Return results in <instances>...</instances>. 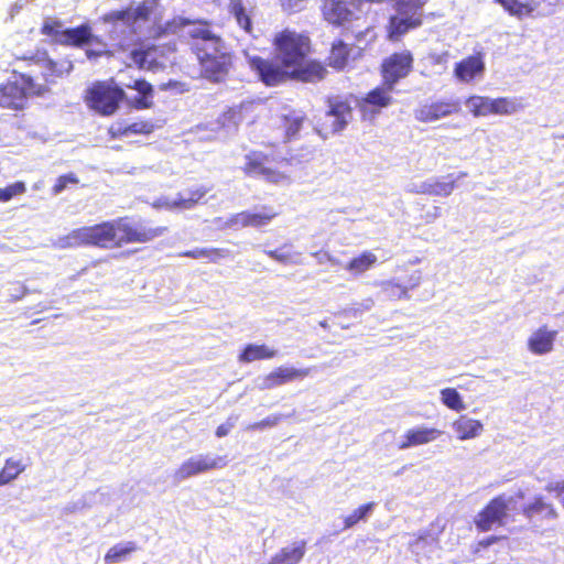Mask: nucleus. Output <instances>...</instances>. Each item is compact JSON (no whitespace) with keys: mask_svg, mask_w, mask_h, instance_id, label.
I'll return each mask as SVG.
<instances>
[{"mask_svg":"<svg viewBox=\"0 0 564 564\" xmlns=\"http://www.w3.org/2000/svg\"><path fill=\"white\" fill-rule=\"evenodd\" d=\"M227 226L230 228L238 229L240 227H248L249 226V218H248V212H241L232 217H230L227 221Z\"/></svg>","mask_w":564,"mask_h":564,"instance_id":"nucleus-52","label":"nucleus"},{"mask_svg":"<svg viewBox=\"0 0 564 564\" xmlns=\"http://www.w3.org/2000/svg\"><path fill=\"white\" fill-rule=\"evenodd\" d=\"M166 32L192 39V50L198 59L230 55L224 41L215 35L206 23L177 17L166 23Z\"/></svg>","mask_w":564,"mask_h":564,"instance_id":"nucleus-2","label":"nucleus"},{"mask_svg":"<svg viewBox=\"0 0 564 564\" xmlns=\"http://www.w3.org/2000/svg\"><path fill=\"white\" fill-rule=\"evenodd\" d=\"M208 189L205 187H197L195 189H189L187 194H181L180 197L174 200H169L167 198L159 199L154 206L191 209L206 195Z\"/></svg>","mask_w":564,"mask_h":564,"instance_id":"nucleus-25","label":"nucleus"},{"mask_svg":"<svg viewBox=\"0 0 564 564\" xmlns=\"http://www.w3.org/2000/svg\"><path fill=\"white\" fill-rule=\"evenodd\" d=\"M546 490L554 491L557 497H561L564 494V480L549 484Z\"/></svg>","mask_w":564,"mask_h":564,"instance_id":"nucleus-56","label":"nucleus"},{"mask_svg":"<svg viewBox=\"0 0 564 564\" xmlns=\"http://www.w3.org/2000/svg\"><path fill=\"white\" fill-rule=\"evenodd\" d=\"M245 170L247 174L251 176H261L274 184H288L290 182V177L286 173L269 167L264 160L258 155L248 158Z\"/></svg>","mask_w":564,"mask_h":564,"instance_id":"nucleus-18","label":"nucleus"},{"mask_svg":"<svg viewBox=\"0 0 564 564\" xmlns=\"http://www.w3.org/2000/svg\"><path fill=\"white\" fill-rule=\"evenodd\" d=\"M376 502H368L355 509L349 516L344 519V529H350L360 521H367L373 513Z\"/></svg>","mask_w":564,"mask_h":564,"instance_id":"nucleus-33","label":"nucleus"},{"mask_svg":"<svg viewBox=\"0 0 564 564\" xmlns=\"http://www.w3.org/2000/svg\"><path fill=\"white\" fill-rule=\"evenodd\" d=\"M523 514L528 519L540 517L542 519L553 520L557 518V512L551 503H547L543 497H534L531 503H528L522 509Z\"/></svg>","mask_w":564,"mask_h":564,"instance_id":"nucleus-26","label":"nucleus"},{"mask_svg":"<svg viewBox=\"0 0 564 564\" xmlns=\"http://www.w3.org/2000/svg\"><path fill=\"white\" fill-rule=\"evenodd\" d=\"M306 553V541L299 540L282 547L275 553L269 564H299Z\"/></svg>","mask_w":564,"mask_h":564,"instance_id":"nucleus-23","label":"nucleus"},{"mask_svg":"<svg viewBox=\"0 0 564 564\" xmlns=\"http://www.w3.org/2000/svg\"><path fill=\"white\" fill-rule=\"evenodd\" d=\"M162 39L156 42L144 41L133 46L129 53V66H137L140 69L156 72L166 66L169 54L175 51V44L163 43Z\"/></svg>","mask_w":564,"mask_h":564,"instance_id":"nucleus-5","label":"nucleus"},{"mask_svg":"<svg viewBox=\"0 0 564 564\" xmlns=\"http://www.w3.org/2000/svg\"><path fill=\"white\" fill-rule=\"evenodd\" d=\"M24 469L25 467L20 460L7 459L3 469L0 471V486L15 479Z\"/></svg>","mask_w":564,"mask_h":564,"instance_id":"nucleus-37","label":"nucleus"},{"mask_svg":"<svg viewBox=\"0 0 564 564\" xmlns=\"http://www.w3.org/2000/svg\"><path fill=\"white\" fill-rule=\"evenodd\" d=\"M108 54V51H106L105 48H101V50H87L86 51V55L89 59H94V58H97L99 56H102V55H106Z\"/></svg>","mask_w":564,"mask_h":564,"instance_id":"nucleus-61","label":"nucleus"},{"mask_svg":"<svg viewBox=\"0 0 564 564\" xmlns=\"http://www.w3.org/2000/svg\"><path fill=\"white\" fill-rule=\"evenodd\" d=\"M397 14L390 19L393 34L402 35L421 24L422 8L427 0H395Z\"/></svg>","mask_w":564,"mask_h":564,"instance_id":"nucleus-12","label":"nucleus"},{"mask_svg":"<svg viewBox=\"0 0 564 564\" xmlns=\"http://www.w3.org/2000/svg\"><path fill=\"white\" fill-rule=\"evenodd\" d=\"M516 498L512 496H498L478 513L476 525L480 531H489L506 523L508 512L516 508Z\"/></svg>","mask_w":564,"mask_h":564,"instance_id":"nucleus-9","label":"nucleus"},{"mask_svg":"<svg viewBox=\"0 0 564 564\" xmlns=\"http://www.w3.org/2000/svg\"><path fill=\"white\" fill-rule=\"evenodd\" d=\"M77 183H78V178L76 177L75 174L69 173V174H66V175H62V176H59L57 178L56 184L53 187V193L55 195H58L64 189H66L69 184L74 185V184H77Z\"/></svg>","mask_w":564,"mask_h":564,"instance_id":"nucleus-48","label":"nucleus"},{"mask_svg":"<svg viewBox=\"0 0 564 564\" xmlns=\"http://www.w3.org/2000/svg\"><path fill=\"white\" fill-rule=\"evenodd\" d=\"M377 262V256L370 251H365L360 256L350 260L345 269L354 274H361L369 270Z\"/></svg>","mask_w":564,"mask_h":564,"instance_id":"nucleus-30","label":"nucleus"},{"mask_svg":"<svg viewBox=\"0 0 564 564\" xmlns=\"http://www.w3.org/2000/svg\"><path fill=\"white\" fill-rule=\"evenodd\" d=\"M352 51L354 50L348 48L347 44L343 41L334 43L329 55L330 66L343 69L347 65L348 58Z\"/></svg>","mask_w":564,"mask_h":564,"instance_id":"nucleus-31","label":"nucleus"},{"mask_svg":"<svg viewBox=\"0 0 564 564\" xmlns=\"http://www.w3.org/2000/svg\"><path fill=\"white\" fill-rule=\"evenodd\" d=\"M556 330H549L545 326L535 330L528 339V347L535 355H544L553 349Z\"/></svg>","mask_w":564,"mask_h":564,"instance_id":"nucleus-24","label":"nucleus"},{"mask_svg":"<svg viewBox=\"0 0 564 564\" xmlns=\"http://www.w3.org/2000/svg\"><path fill=\"white\" fill-rule=\"evenodd\" d=\"M466 107L475 117L491 115V98L484 96H471L466 100Z\"/></svg>","mask_w":564,"mask_h":564,"instance_id":"nucleus-35","label":"nucleus"},{"mask_svg":"<svg viewBox=\"0 0 564 564\" xmlns=\"http://www.w3.org/2000/svg\"><path fill=\"white\" fill-rule=\"evenodd\" d=\"M459 440H467L477 436L482 431V424L467 416H462L453 425Z\"/></svg>","mask_w":564,"mask_h":564,"instance_id":"nucleus-29","label":"nucleus"},{"mask_svg":"<svg viewBox=\"0 0 564 564\" xmlns=\"http://www.w3.org/2000/svg\"><path fill=\"white\" fill-rule=\"evenodd\" d=\"M435 539L432 535L420 536L412 543L414 551H420L425 544H435Z\"/></svg>","mask_w":564,"mask_h":564,"instance_id":"nucleus-54","label":"nucleus"},{"mask_svg":"<svg viewBox=\"0 0 564 564\" xmlns=\"http://www.w3.org/2000/svg\"><path fill=\"white\" fill-rule=\"evenodd\" d=\"M226 465L227 459L225 456L197 454L191 456L188 459L182 463V465L173 474V481L175 484H181L191 477L207 473L213 469L223 468Z\"/></svg>","mask_w":564,"mask_h":564,"instance_id":"nucleus-11","label":"nucleus"},{"mask_svg":"<svg viewBox=\"0 0 564 564\" xmlns=\"http://www.w3.org/2000/svg\"><path fill=\"white\" fill-rule=\"evenodd\" d=\"M303 0H282V7L286 10H299Z\"/></svg>","mask_w":564,"mask_h":564,"instance_id":"nucleus-59","label":"nucleus"},{"mask_svg":"<svg viewBox=\"0 0 564 564\" xmlns=\"http://www.w3.org/2000/svg\"><path fill=\"white\" fill-rule=\"evenodd\" d=\"M345 314H347V315H349V316L357 317V316H359V315H360V314H362V313L360 312V308H359V306L357 305V306L349 307V308L345 310Z\"/></svg>","mask_w":564,"mask_h":564,"instance_id":"nucleus-63","label":"nucleus"},{"mask_svg":"<svg viewBox=\"0 0 564 564\" xmlns=\"http://www.w3.org/2000/svg\"><path fill=\"white\" fill-rule=\"evenodd\" d=\"M184 257L193 259H207L210 262H217L219 259L227 258L229 250L218 248H196L182 253Z\"/></svg>","mask_w":564,"mask_h":564,"instance_id":"nucleus-32","label":"nucleus"},{"mask_svg":"<svg viewBox=\"0 0 564 564\" xmlns=\"http://www.w3.org/2000/svg\"><path fill=\"white\" fill-rule=\"evenodd\" d=\"M442 401L443 403L456 411H460L465 409V405L463 404L462 398L459 393L453 389V388H445L441 391Z\"/></svg>","mask_w":564,"mask_h":564,"instance_id":"nucleus-41","label":"nucleus"},{"mask_svg":"<svg viewBox=\"0 0 564 564\" xmlns=\"http://www.w3.org/2000/svg\"><path fill=\"white\" fill-rule=\"evenodd\" d=\"M202 76L210 82H223L231 66V55L221 54L218 57L198 59Z\"/></svg>","mask_w":564,"mask_h":564,"instance_id":"nucleus-19","label":"nucleus"},{"mask_svg":"<svg viewBox=\"0 0 564 564\" xmlns=\"http://www.w3.org/2000/svg\"><path fill=\"white\" fill-rule=\"evenodd\" d=\"M456 180L444 182L437 178H431V195L449 196L455 188Z\"/></svg>","mask_w":564,"mask_h":564,"instance_id":"nucleus-43","label":"nucleus"},{"mask_svg":"<svg viewBox=\"0 0 564 564\" xmlns=\"http://www.w3.org/2000/svg\"><path fill=\"white\" fill-rule=\"evenodd\" d=\"M121 84L135 89L140 96H151L153 91L152 86L143 79L133 80V85L123 82H121Z\"/></svg>","mask_w":564,"mask_h":564,"instance_id":"nucleus-51","label":"nucleus"},{"mask_svg":"<svg viewBox=\"0 0 564 564\" xmlns=\"http://www.w3.org/2000/svg\"><path fill=\"white\" fill-rule=\"evenodd\" d=\"M42 75L46 83H54L56 78L69 74L73 70V63L69 59L53 61L46 52L37 57Z\"/></svg>","mask_w":564,"mask_h":564,"instance_id":"nucleus-20","label":"nucleus"},{"mask_svg":"<svg viewBox=\"0 0 564 564\" xmlns=\"http://www.w3.org/2000/svg\"><path fill=\"white\" fill-rule=\"evenodd\" d=\"M149 97L150 96H139V97H137L135 100H134V106L138 109L149 108L151 106V101L149 100Z\"/></svg>","mask_w":564,"mask_h":564,"instance_id":"nucleus-57","label":"nucleus"},{"mask_svg":"<svg viewBox=\"0 0 564 564\" xmlns=\"http://www.w3.org/2000/svg\"><path fill=\"white\" fill-rule=\"evenodd\" d=\"M501 4L506 11L511 15L522 18L523 15L532 13L536 9L535 1L532 2H519L518 0H495Z\"/></svg>","mask_w":564,"mask_h":564,"instance_id":"nucleus-34","label":"nucleus"},{"mask_svg":"<svg viewBox=\"0 0 564 564\" xmlns=\"http://www.w3.org/2000/svg\"><path fill=\"white\" fill-rule=\"evenodd\" d=\"M491 113L509 115L514 111V104L507 98H491Z\"/></svg>","mask_w":564,"mask_h":564,"instance_id":"nucleus-46","label":"nucleus"},{"mask_svg":"<svg viewBox=\"0 0 564 564\" xmlns=\"http://www.w3.org/2000/svg\"><path fill=\"white\" fill-rule=\"evenodd\" d=\"M485 72V63L480 55H473L456 63L455 77L463 83H469L477 77H481Z\"/></svg>","mask_w":564,"mask_h":564,"instance_id":"nucleus-21","label":"nucleus"},{"mask_svg":"<svg viewBox=\"0 0 564 564\" xmlns=\"http://www.w3.org/2000/svg\"><path fill=\"white\" fill-rule=\"evenodd\" d=\"M293 415H294V411L286 413V414H282V413L271 414L259 422L249 424L246 427V430L247 431H262V430L271 429V427L276 426L282 420L290 419Z\"/></svg>","mask_w":564,"mask_h":564,"instance_id":"nucleus-39","label":"nucleus"},{"mask_svg":"<svg viewBox=\"0 0 564 564\" xmlns=\"http://www.w3.org/2000/svg\"><path fill=\"white\" fill-rule=\"evenodd\" d=\"M460 109L458 99L436 100L415 109L414 118L420 122H434L453 113H458Z\"/></svg>","mask_w":564,"mask_h":564,"instance_id":"nucleus-13","label":"nucleus"},{"mask_svg":"<svg viewBox=\"0 0 564 564\" xmlns=\"http://www.w3.org/2000/svg\"><path fill=\"white\" fill-rule=\"evenodd\" d=\"M313 256L316 258V260L319 264L325 263V262H330L332 264L338 263V261L333 256H330L328 252L319 251V252L313 253Z\"/></svg>","mask_w":564,"mask_h":564,"instance_id":"nucleus-55","label":"nucleus"},{"mask_svg":"<svg viewBox=\"0 0 564 564\" xmlns=\"http://www.w3.org/2000/svg\"><path fill=\"white\" fill-rule=\"evenodd\" d=\"M133 542L116 544L105 555L106 564H113L122 561L128 554L135 550Z\"/></svg>","mask_w":564,"mask_h":564,"instance_id":"nucleus-38","label":"nucleus"},{"mask_svg":"<svg viewBox=\"0 0 564 564\" xmlns=\"http://www.w3.org/2000/svg\"><path fill=\"white\" fill-rule=\"evenodd\" d=\"M421 274L420 272H416L415 275H412L410 279V286L414 288L420 283Z\"/></svg>","mask_w":564,"mask_h":564,"instance_id":"nucleus-64","label":"nucleus"},{"mask_svg":"<svg viewBox=\"0 0 564 564\" xmlns=\"http://www.w3.org/2000/svg\"><path fill=\"white\" fill-rule=\"evenodd\" d=\"M312 368L296 369L293 367L281 366L263 378H259L258 388L260 390H270L275 387L292 382L297 379H303L310 376Z\"/></svg>","mask_w":564,"mask_h":564,"instance_id":"nucleus-15","label":"nucleus"},{"mask_svg":"<svg viewBox=\"0 0 564 564\" xmlns=\"http://www.w3.org/2000/svg\"><path fill=\"white\" fill-rule=\"evenodd\" d=\"M152 7L147 3L138 7H130L126 10L111 11L104 17L108 25V33L111 40L118 41L120 47L126 46L127 40L135 34L134 24L148 19Z\"/></svg>","mask_w":564,"mask_h":564,"instance_id":"nucleus-4","label":"nucleus"},{"mask_svg":"<svg viewBox=\"0 0 564 564\" xmlns=\"http://www.w3.org/2000/svg\"><path fill=\"white\" fill-rule=\"evenodd\" d=\"M41 33L51 36L56 43L62 45L83 46L91 43H98L105 46L91 33V28L88 24H82L77 28L65 29L61 20L46 18L43 22Z\"/></svg>","mask_w":564,"mask_h":564,"instance_id":"nucleus-7","label":"nucleus"},{"mask_svg":"<svg viewBox=\"0 0 564 564\" xmlns=\"http://www.w3.org/2000/svg\"><path fill=\"white\" fill-rule=\"evenodd\" d=\"M383 291L387 292L389 296H397L399 299L406 296V288H402L392 282H386L383 284Z\"/></svg>","mask_w":564,"mask_h":564,"instance_id":"nucleus-53","label":"nucleus"},{"mask_svg":"<svg viewBox=\"0 0 564 564\" xmlns=\"http://www.w3.org/2000/svg\"><path fill=\"white\" fill-rule=\"evenodd\" d=\"M276 213L272 209L264 208V212L260 213H250L248 212L249 226L251 227H261L268 225L274 217Z\"/></svg>","mask_w":564,"mask_h":564,"instance_id":"nucleus-42","label":"nucleus"},{"mask_svg":"<svg viewBox=\"0 0 564 564\" xmlns=\"http://www.w3.org/2000/svg\"><path fill=\"white\" fill-rule=\"evenodd\" d=\"M354 0H324L323 14L325 20L333 24H344L347 21L359 19L357 3L354 6Z\"/></svg>","mask_w":564,"mask_h":564,"instance_id":"nucleus-14","label":"nucleus"},{"mask_svg":"<svg viewBox=\"0 0 564 564\" xmlns=\"http://www.w3.org/2000/svg\"><path fill=\"white\" fill-rule=\"evenodd\" d=\"M265 253L270 258H272L281 263H284V264L297 263V261L293 259L292 254L290 252L284 251L283 249L268 250V251H265Z\"/></svg>","mask_w":564,"mask_h":564,"instance_id":"nucleus-50","label":"nucleus"},{"mask_svg":"<svg viewBox=\"0 0 564 564\" xmlns=\"http://www.w3.org/2000/svg\"><path fill=\"white\" fill-rule=\"evenodd\" d=\"M328 104L323 126L333 133L341 131L351 119V108L339 98L329 99Z\"/></svg>","mask_w":564,"mask_h":564,"instance_id":"nucleus-16","label":"nucleus"},{"mask_svg":"<svg viewBox=\"0 0 564 564\" xmlns=\"http://www.w3.org/2000/svg\"><path fill=\"white\" fill-rule=\"evenodd\" d=\"M25 189L23 182H15L4 188H0V202H8L14 196L23 194Z\"/></svg>","mask_w":564,"mask_h":564,"instance_id":"nucleus-47","label":"nucleus"},{"mask_svg":"<svg viewBox=\"0 0 564 564\" xmlns=\"http://www.w3.org/2000/svg\"><path fill=\"white\" fill-rule=\"evenodd\" d=\"M99 226L108 227L109 235L101 248L121 247L124 243L149 242L166 231V227H149L142 223H130L124 218L105 221Z\"/></svg>","mask_w":564,"mask_h":564,"instance_id":"nucleus-3","label":"nucleus"},{"mask_svg":"<svg viewBox=\"0 0 564 564\" xmlns=\"http://www.w3.org/2000/svg\"><path fill=\"white\" fill-rule=\"evenodd\" d=\"M360 308V312L364 313L366 311H370L373 305H375V302L372 299H366L364 300L361 303L357 304Z\"/></svg>","mask_w":564,"mask_h":564,"instance_id":"nucleus-62","label":"nucleus"},{"mask_svg":"<svg viewBox=\"0 0 564 564\" xmlns=\"http://www.w3.org/2000/svg\"><path fill=\"white\" fill-rule=\"evenodd\" d=\"M26 290L23 285L15 283L13 284V292L10 294L15 301L20 300L24 294Z\"/></svg>","mask_w":564,"mask_h":564,"instance_id":"nucleus-58","label":"nucleus"},{"mask_svg":"<svg viewBox=\"0 0 564 564\" xmlns=\"http://www.w3.org/2000/svg\"><path fill=\"white\" fill-rule=\"evenodd\" d=\"M231 12L234 13L237 23L247 32L251 34V20L247 15L245 8L240 2L232 3Z\"/></svg>","mask_w":564,"mask_h":564,"instance_id":"nucleus-44","label":"nucleus"},{"mask_svg":"<svg viewBox=\"0 0 564 564\" xmlns=\"http://www.w3.org/2000/svg\"><path fill=\"white\" fill-rule=\"evenodd\" d=\"M389 87L386 88H376L371 90L366 98V102L378 108L387 107L391 102Z\"/></svg>","mask_w":564,"mask_h":564,"instance_id":"nucleus-40","label":"nucleus"},{"mask_svg":"<svg viewBox=\"0 0 564 564\" xmlns=\"http://www.w3.org/2000/svg\"><path fill=\"white\" fill-rule=\"evenodd\" d=\"M412 57L409 54H394L383 64L384 83L389 85V90L393 89V85L409 74Z\"/></svg>","mask_w":564,"mask_h":564,"instance_id":"nucleus-17","label":"nucleus"},{"mask_svg":"<svg viewBox=\"0 0 564 564\" xmlns=\"http://www.w3.org/2000/svg\"><path fill=\"white\" fill-rule=\"evenodd\" d=\"M109 231L106 226H87L74 229L68 235L58 237L52 242L55 249H74L83 246H94L101 248L102 242L106 241Z\"/></svg>","mask_w":564,"mask_h":564,"instance_id":"nucleus-8","label":"nucleus"},{"mask_svg":"<svg viewBox=\"0 0 564 564\" xmlns=\"http://www.w3.org/2000/svg\"><path fill=\"white\" fill-rule=\"evenodd\" d=\"M124 97L122 88L104 83L94 85L86 96L88 106L104 116L112 115Z\"/></svg>","mask_w":564,"mask_h":564,"instance_id":"nucleus-10","label":"nucleus"},{"mask_svg":"<svg viewBox=\"0 0 564 564\" xmlns=\"http://www.w3.org/2000/svg\"><path fill=\"white\" fill-rule=\"evenodd\" d=\"M274 58L264 59L243 51L250 68L267 86H278L289 79L317 82L324 78L326 69L317 62L307 61L308 37L284 30L274 37Z\"/></svg>","mask_w":564,"mask_h":564,"instance_id":"nucleus-1","label":"nucleus"},{"mask_svg":"<svg viewBox=\"0 0 564 564\" xmlns=\"http://www.w3.org/2000/svg\"><path fill=\"white\" fill-rule=\"evenodd\" d=\"M239 420L238 414H231L225 423L220 424L216 430L217 437H224L230 433Z\"/></svg>","mask_w":564,"mask_h":564,"instance_id":"nucleus-49","label":"nucleus"},{"mask_svg":"<svg viewBox=\"0 0 564 564\" xmlns=\"http://www.w3.org/2000/svg\"><path fill=\"white\" fill-rule=\"evenodd\" d=\"M241 121L242 113L239 108H230L228 111L224 112L218 120L227 134L236 132Z\"/></svg>","mask_w":564,"mask_h":564,"instance_id":"nucleus-36","label":"nucleus"},{"mask_svg":"<svg viewBox=\"0 0 564 564\" xmlns=\"http://www.w3.org/2000/svg\"><path fill=\"white\" fill-rule=\"evenodd\" d=\"M152 130V126L148 122H134L124 128H118L115 132L120 135H130V134H144L150 133Z\"/></svg>","mask_w":564,"mask_h":564,"instance_id":"nucleus-45","label":"nucleus"},{"mask_svg":"<svg viewBox=\"0 0 564 564\" xmlns=\"http://www.w3.org/2000/svg\"><path fill=\"white\" fill-rule=\"evenodd\" d=\"M281 119L285 129L286 140H292L297 137L300 130L306 121V116L302 110L292 109L283 113Z\"/></svg>","mask_w":564,"mask_h":564,"instance_id":"nucleus-27","label":"nucleus"},{"mask_svg":"<svg viewBox=\"0 0 564 564\" xmlns=\"http://www.w3.org/2000/svg\"><path fill=\"white\" fill-rule=\"evenodd\" d=\"M431 180L417 184V194H430L431 195Z\"/></svg>","mask_w":564,"mask_h":564,"instance_id":"nucleus-60","label":"nucleus"},{"mask_svg":"<svg viewBox=\"0 0 564 564\" xmlns=\"http://www.w3.org/2000/svg\"><path fill=\"white\" fill-rule=\"evenodd\" d=\"M47 91L46 85L35 83L31 76L20 75L14 82L0 86V107L23 109L29 95L43 96Z\"/></svg>","mask_w":564,"mask_h":564,"instance_id":"nucleus-6","label":"nucleus"},{"mask_svg":"<svg viewBox=\"0 0 564 564\" xmlns=\"http://www.w3.org/2000/svg\"><path fill=\"white\" fill-rule=\"evenodd\" d=\"M442 432L436 429L419 426L406 431L404 441L399 444V449L424 445L435 441Z\"/></svg>","mask_w":564,"mask_h":564,"instance_id":"nucleus-22","label":"nucleus"},{"mask_svg":"<svg viewBox=\"0 0 564 564\" xmlns=\"http://www.w3.org/2000/svg\"><path fill=\"white\" fill-rule=\"evenodd\" d=\"M276 356L278 350L272 349L267 345L249 344L239 355V361L248 364L256 360L272 359Z\"/></svg>","mask_w":564,"mask_h":564,"instance_id":"nucleus-28","label":"nucleus"}]
</instances>
